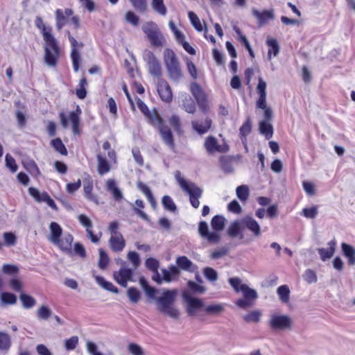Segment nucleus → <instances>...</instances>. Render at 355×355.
<instances>
[{
  "instance_id": "nucleus-6",
  "label": "nucleus",
  "mask_w": 355,
  "mask_h": 355,
  "mask_svg": "<svg viewBox=\"0 0 355 355\" xmlns=\"http://www.w3.org/2000/svg\"><path fill=\"white\" fill-rule=\"evenodd\" d=\"M164 62L171 80L178 82L182 77L180 62L174 51L166 49L164 51Z\"/></svg>"
},
{
  "instance_id": "nucleus-47",
  "label": "nucleus",
  "mask_w": 355,
  "mask_h": 355,
  "mask_svg": "<svg viewBox=\"0 0 355 355\" xmlns=\"http://www.w3.org/2000/svg\"><path fill=\"white\" fill-rule=\"evenodd\" d=\"M52 146L56 151L62 155H67V150L60 138H56L51 141Z\"/></svg>"
},
{
  "instance_id": "nucleus-54",
  "label": "nucleus",
  "mask_w": 355,
  "mask_h": 355,
  "mask_svg": "<svg viewBox=\"0 0 355 355\" xmlns=\"http://www.w3.org/2000/svg\"><path fill=\"white\" fill-rule=\"evenodd\" d=\"M109 263V257L107 253L103 250L102 249L99 250V260H98V267L104 270L106 268Z\"/></svg>"
},
{
  "instance_id": "nucleus-26",
  "label": "nucleus",
  "mask_w": 355,
  "mask_h": 355,
  "mask_svg": "<svg viewBox=\"0 0 355 355\" xmlns=\"http://www.w3.org/2000/svg\"><path fill=\"white\" fill-rule=\"evenodd\" d=\"M50 236L49 240L53 244L58 242L62 234V229L56 222L51 223L49 225Z\"/></svg>"
},
{
  "instance_id": "nucleus-25",
  "label": "nucleus",
  "mask_w": 355,
  "mask_h": 355,
  "mask_svg": "<svg viewBox=\"0 0 355 355\" xmlns=\"http://www.w3.org/2000/svg\"><path fill=\"white\" fill-rule=\"evenodd\" d=\"M193 128L200 135L206 133L211 125V120L206 118L203 121H193L191 122Z\"/></svg>"
},
{
  "instance_id": "nucleus-38",
  "label": "nucleus",
  "mask_w": 355,
  "mask_h": 355,
  "mask_svg": "<svg viewBox=\"0 0 355 355\" xmlns=\"http://www.w3.org/2000/svg\"><path fill=\"white\" fill-rule=\"evenodd\" d=\"M178 266L187 271H193V263L185 256L178 257L176 260Z\"/></svg>"
},
{
  "instance_id": "nucleus-23",
  "label": "nucleus",
  "mask_w": 355,
  "mask_h": 355,
  "mask_svg": "<svg viewBox=\"0 0 355 355\" xmlns=\"http://www.w3.org/2000/svg\"><path fill=\"white\" fill-rule=\"evenodd\" d=\"M110 248L114 252H121L125 246V241L121 234L111 236L109 240Z\"/></svg>"
},
{
  "instance_id": "nucleus-17",
  "label": "nucleus",
  "mask_w": 355,
  "mask_h": 355,
  "mask_svg": "<svg viewBox=\"0 0 355 355\" xmlns=\"http://www.w3.org/2000/svg\"><path fill=\"white\" fill-rule=\"evenodd\" d=\"M29 194L39 202H46L50 207L54 210L58 209V207L54 200L46 192L40 193L37 189L30 187L28 189Z\"/></svg>"
},
{
  "instance_id": "nucleus-12",
  "label": "nucleus",
  "mask_w": 355,
  "mask_h": 355,
  "mask_svg": "<svg viewBox=\"0 0 355 355\" xmlns=\"http://www.w3.org/2000/svg\"><path fill=\"white\" fill-rule=\"evenodd\" d=\"M143 59L146 63L149 73L155 77H160L162 74V66L155 54L145 50L143 53Z\"/></svg>"
},
{
  "instance_id": "nucleus-63",
  "label": "nucleus",
  "mask_w": 355,
  "mask_h": 355,
  "mask_svg": "<svg viewBox=\"0 0 355 355\" xmlns=\"http://www.w3.org/2000/svg\"><path fill=\"white\" fill-rule=\"evenodd\" d=\"M128 258L132 264V269L135 270L140 265L141 260L139 254L136 252H130L128 254Z\"/></svg>"
},
{
  "instance_id": "nucleus-15",
  "label": "nucleus",
  "mask_w": 355,
  "mask_h": 355,
  "mask_svg": "<svg viewBox=\"0 0 355 355\" xmlns=\"http://www.w3.org/2000/svg\"><path fill=\"white\" fill-rule=\"evenodd\" d=\"M133 269L125 266V263H122V266L119 271L113 273L114 279L121 286L127 287L128 282L133 281Z\"/></svg>"
},
{
  "instance_id": "nucleus-32",
  "label": "nucleus",
  "mask_w": 355,
  "mask_h": 355,
  "mask_svg": "<svg viewBox=\"0 0 355 355\" xmlns=\"http://www.w3.org/2000/svg\"><path fill=\"white\" fill-rule=\"evenodd\" d=\"M225 305L223 303L211 304L205 306L204 311L207 315H218L225 310Z\"/></svg>"
},
{
  "instance_id": "nucleus-8",
  "label": "nucleus",
  "mask_w": 355,
  "mask_h": 355,
  "mask_svg": "<svg viewBox=\"0 0 355 355\" xmlns=\"http://www.w3.org/2000/svg\"><path fill=\"white\" fill-rule=\"evenodd\" d=\"M293 320L285 314L275 313L270 315L268 327L272 331H284L292 329Z\"/></svg>"
},
{
  "instance_id": "nucleus-37",
  "label": "nucleus",
  "mask_w": 355,
  "mask_h": 355,
  "mask_svg": "<svg viewBox=\"0 0 355 355\" xmlns=\"http://www.w3.org/2000/svg\"><path fill=\"white\" fill-rule=\"evenodd\" d=\"M98 160V172L100 175H104L108 173L110 170V166L108 162L101 155H97Z\"/></svg>"
},
{
  "instance_id": "nucleus-36",
  "label": "nucleus",
  "mask_w": 355,
  "mask_h": 355,
  "mask_svg": "<svg viewBox=\"0 0 355 355\" xmlns=\"http://www.w3.org/2000/svg\"><path fill=\"white\" fill-rule=\"evenodd\" d=\"M151 7L156 13L161 16H165L167 13V8L164 0H152Z\"/></svg>"
},
{
  "instance_id": "nucleus-61",
  "label": "nucleus",
  "mask_w": 355,
  "mask_h": 355,
  "mask_svg": "<svg viewBox=\"0 0 355 355\" xmlns=\"http://www.w3.org/2000/svg\"><path fill=\"white\" fill-rule=\"evenodd\" d=\"M5 245L7 246H13L15 245L17 238L12 232H4L3 234Z\"/></svg>"
},
{
  "instance_id": "nucleus-56",
  "label": "nucleus",
  "mask_w": 355,
  "mask_h": 355,
  "mask_svg": "<svg viewBox=\"0 0 355 355\" xmlns=\"http://www.w3.org/2000/svg\"><path fill=\"white\" fill-rule=\"evenodd\" d=\"M125 19L127 22L134 26H137L139 22V17L132 11H128L125 15Z\"/></svg>"
},
{
  "instance_id": "nucleus-16",
  "label": "nucleus",
  "mask_w": 355,
  "mask_h": 355,
  "mask_svg": "<svg viewBox=\"0 0 355 355\" xmlns=\"http://www.w3.org/2000/svg\"><path fill=\"white\" fill-rule=\"evenodd\" d=\"M67 35L71 47V58L72 60L73 69L75 72H78L79 70L81 60L80 54L78 51V48H83V43L78 42L77 40L71 35L69 32H67Z\"/></svg>"
},
{
  "instance_id": "nucleus-31",
  "label": "nucleus",
  "mask_w": 355,
  "mask_h": 355,
  "mask_svg": "<svg viewBox=\"0 0 355 355\" xmlns=\"http://www.w3.org/2000/svg\"><path fill=\"white\" fill-rule=\"evenodd\" d=\"M84 196L89 201L98 204V200L96 196L92 193L93 182L90 180L84 183L83 186Z\"/></svg>"
},
{
  "instance_id": "nucleus-3",
  "label": "nucleus",
  "mask_w": 355,
  "mask_h": 355,
  "mask_svg": "<svg viewBox=\"0 0 355 355\" xmlns=\"http://www.w3.org/2000/svg\"><path fill=\"white\" fill-rule=\"evenodd\" d=\"M229 283L235 292H242L243 298L239 299L236 304L242 309L250 307L254 304V301L258 297V294L254 289L250 288L248 285L243 284L239 277H232L229 279Z\"/></svg>"
},
{
  "instance_id": "nucleus-57",
  "label": "nucleus",
  "mask_w": 355,
  "mask_h": 355,
  "mask_svg": "<svg viewBox=\"0 0 355 355\" xmlns=\"http://www.w3.org/2000/svg\"><path fill=\"white\" fill-rule=\"evenodd\" d=\"M303 278L308 284L315 283L318 280L315 272L311 269H306L305 270Z\"/></svg>"
},
{
  "instance_id": "nucleus-35",
  "label": "nucleus",
  "mask_w": 355,
  "mask_h": 355,
  "mask_svg": "<svg viewBox=\"0 0 355 355\" xmlns=\"http://www.w3.org/2000/svg\"><path fill=\"white\" fill-rule=\"evenodd\" d=\"M137 107L139 108L141 112L148 119L150 124L153 123V116H159L158 113L156 112H151L149 111L147 105L141 99H138L137 102Z\"/></svg>"
},
{
  "instance_id": "nucleus-34",
  "label": "nucleus",
  "mask_w": 355,
  "mask_h": 355,
  "mask_svg": "<svg viewBox=\"0 0 355 355\" xmlns=\"http://www.w3.org/2000/svg\"><path fill=\"white\" fill-rule=\"evenodd\" d=\"M243 229V224L241 223V219L237 220L233 222L227 230V234L231 237H236Z\"/></svg>"
},
{
  "instance_id": "nucleus-22",
  "label": "nucleus",
  "mask_w": 355,
  "mask_h": 355,
  "mask_svg": "<svg viewBox=\"0 0 355 355\" xmlns=\"http://www.w3.org/2000/svg\"><path fill=\"white\" fill-rule=\"evenodd\" d=\"M73 237L71 234H64L62 238H60L54 245H57L61 250L67 253H71V244Z\"/></svg>"
},
{
  "instance_id": "nucleus-13",
  "label": "nucleus",
  "mask_w": 355,
  "mask_h": 355,
  "mask_svg": "<svg viewBox=\"0 0 355 355\" xmlns=\"http://www.w3.org/2000/svg\"><path fill=\"white\" fill-rule=\"evenodd\" d=\"M204 147L209 155H213L216 153H223L229 150L228 145L225 141L220 144L214 136H208L205 139Z\"/></svg>"
},
{
  "instance_id": "nucleus-27",
  "label": "nucleus",
  "mask_w": 355,
  "mask_h": 355,
  "mask_svg": "<svg viewBox=\"0 0 355 355\" xmlns=\"http://www.w3.org/2000/svg\"><path fill=\"white\" fill-rule=\"evenodd\" d=\"M106 189L112 193L113 198L116 201H120L123 198V194L118 188L114 180L108 179L106 182Z\"/></svg>"
},
{
  "instance_id": "nucleus-51",
  "label": "nucleus",
  "mask_w": 355,
  "mask_h": 355,
  "mask_svg": "<svg viewBox=\"0 0 355 355\" xmlns=\"http://www.w3.org/2000/svg\"><path fill=\"white\" fill-rule=\"evenodd\" d=\"M236 196L241 201H245L249 196V189L246 185H241L236 188Z\"/></svg>"
},
{
  "instance_id": "nucleus-55",
  "label": "nucleus",
  "mask_w": 355,
  "mask_h": 355,
  "mask_svg": "<svg viewBox=\"0 0 355 355\" xmlns=\"http://www.w3.org/2000/svg\"><path fill=\"white\" fill-rule=\"evenodd\" d=\"M127 295L130 300L133 303H137L140 300V292L136 288L131 287L128 288Z\"/></svg>"
},
{
  "instance_id": "nucleus-33",
  "label": "nucleus",
  "mask_w": 355,
  "mask_h": 355,
  "mask_svg": "<svg viewBox=\"0 0 355 355\" xmlns=\"http://www.w3.org/2000/svg\"><path fill=\"white\" fill-rule=\"evenodd\" d=\"M266 44L269 47L268 51V59L271 60L272 54L273 56H277L279 52V46L275 39L268 38L266 40Z\"/></svg>"
},
{
  "instance_id": "nucleus-53",
  "label": "nucleus",
  "mask_w": 355,
  "mask_h": 355,
  "mask_svg": "<svg viewBox=\"0 0 355 355\" xmlns=\"http://www.w3.org/2000/svg\"><path fill=\"white\" fill-rule=\"evenodd\" d=\"M20 300L23 304L24 307L26 309H30L33 307L36 303L33 297L26 294H21L20 295Z\"/></svg>"
},
{
  "instance_id": "nucleus-46",
  "label": "nucleus",
  "mask_w": 355,
  "mask_h": 355,
  "mask_svg": "<svg viewBox=\"0 0 355 355\" xmlns=\"http://www.w3.org/2000/svg\"><path fill=\"white\" fill-rule=\"evenodd\" d=\"M277 294L283 302H288L289 300L290 290L288 286L283 285L277 288Z\"/></svg>"
},
{
  "instance_id": "nucleus-43",
  "label": "nucleus",
  "mask_w": 355,
  "mask_h": 355,
  "mask_svg": "<svg viewBox=\"0 0 355 355\" xmlns=\"http://www.w3.org/2000/svg\"><path fill=\"white\" fill-rule=\"evenodd\" d=\"M162 202L165 209L171 212H175L176 211L177 207L173 199L169 196H163Z\"/></svg>"
},
{
  "instance_id": "nucleus-58",
  "label": "nucleus",
  "mask_w": 355,
  "mask_h": 355,
  "mask_svg": "<svg viewBox=\"0 0 355 355\" xmlns=\"http://www.w3.org/2000/svg\"><path fill=\"white\" fill-rule=\"evenodd\" d=\"M78 337L76 336H73L70 338L67 339L64 342L65 349L68 351L75 349L78 344Z\"/></svg>"
},
{
  "instance_id": "nucleus-42",
  "label": "nucleus",
  "mask_w": 355,
  "mask_h": 355,
  "mask_svg": "<svg viewBox=\"0 0 355 355\" xmlns=\"http://www.w3.org/2000/svg\"><path fill=\"white\" fill-rule=\"evenodd\" d=\"M188 17L189 20L192 24V26L198 31H202L203 30L202 25L200 22L199 17L197 16L196 13L192 11H189L188 13Z\"/></svg>"
},
{
  "instance_id": "nucleus-5",
  "label": "nucleus",
  "mask_w": 355,
  "mask_h": 355,
  "mask_svg": "<svg viewBox=\"0 0 355 355\" xmlns=\"http://www.w3.org/2000/svg\"><path fill=\"white\" fill-rule=\"evenodd\" d=\"M175 178L182 189L189 194L191 206L195 209L198 208L200 206L199 199L202 196L203 190L195 183L185 180L182 177L180 171L175 172Z\"/></svg>"
},
{
  "instance_id": "nucleus-45",
  "label": "nucleus",
  "mask_w": 355,
  "mask_h": 355,
  "mask_svg": "<svg viewBox=\"0 0 355 355\" xmlns=\"http://www.w3.org/2000/svg\"><path fill=\"white\" fill-rule=\"evenodd\" d=\"M135 205L137 207L133 208V210L135 212V214L142 219L145 220H148V216H147V214L144 211L139 209H143L144 207V202L141 200L138 199L136 200L135 201Z\"/></svg>"
},
{
  "instance_id": "nucleus-10",
  "label": "nucleus",
  "mask_w": 355,
  "mask_h": 355,
  "mask_svg": "<svg viewBox=\"0 0 355 355\" xmlns=\"http://www.w3.org/2000/svg\"><path fill=\"white\" fill-rule=\"evenodd\" d=\"M151 125L158 129L164 144L170 148L173 149L175 147V143L172 132L170 128L164 123L163 119L160 116H154L153 123Z\"/></svg>"
},
{
  "instance_id": "nucleus-18",
  "label": "nucleus",
  "mask_w": 355,
  "mask_h": 355,
  "mask_svg": "<svg viewBox=\"0 0 355 355\" xmlns=\"http://www.w3.org/2000/svg\"><path fill=\"white\" fill-rule=\"evenodd\" d=\"M243 228L248 230L254 237L259 238L261 235V230L258 222L250 216L241 218Z\"/></svg>"
},
{
  "instance_id": "nucleus-41",
  "label": "nucleus",
  "mask_w": 355,
  "mask_h": 355,
  "mask_svg": "<svg viewBox=\"0 0 355 355\" xmlns=\"http://www.w3.org/2000/svg\"><path fill=\"white\" fill-rule=\"evenodd\" d=\"M56 28L58 31L61 30L67 23V17L61 9H57L55 11Z\"/></svg>"
},
{
  "instance_id": "nucleus-59",
  "label": "nucleus",
  "mask_w": 355,
  "mask_h": 355,
  "mask_svg": "<svg viewBox=\"0 0 355 355\" xmlns=\"http://www.w3.org/2000/svg\"><path fill=\"white\" fill-rule=\"evenodd\" d=\"M24 165L26 170H28L32 175H37L40 174V170L34 161L28 160L24 162Z\"/></svg>"
},
{
  "instance_id": "nucleus-49",
  "label": "nucleus",
  "mask_w": 355,
  "mask_h": 355,
  "mask_svg": "<svg viewBox=\"0 0 355 355\" xmlns=\"http://www.w3.org/2000/svg\"><path fill=\"white\" fill-rule=\"evenodd\" d=\"M183 106L186 112L193 114L196 111V103L190 96H187L183 101Z\"/></svg>"
},
{
  "instance_id": "nucleus-52",
  "label": "nucleus",
  "mask_w": 355,
  "mask_h": 355,
  "mask_svg": "<svg viewBox=\"0 0 355 355\" xmlns=\"http://www.w3.org/2000/svg\"><path fill=\"white\" fill-rule=\"evenodd\" d=\"M220 166L222 170L226 173H230L233 172L234 168L232 164V162L225 157H222L220 159Z\"/></svg>"
},
{
  "instance_id": "nucleus-24",
  "label": "nucleus",
  "mask_w": 355,
  "mask_h": 355,
  "mask_svg": "<svg viewBox=\"0 0 355 355\" xmlns=\"http://www.w3.org/2000/svg\"><path fill=\"white\" fill-rule=\"evenodd\" d=\"M328 248H319L318 253L320 256V259L325 261L327 259L331 258L335 252L336 241L335 239L331 240L328 243Z\"/></svg>"
},
{
  "instance_id": "nucleus-19",
  "label": "nucleus",
  "mask_w": 355,
  "mask_h": 355,
  "mask_svg": "<svg viewBox=\"0 0 355 355\" xmlns=\"http://www.w3.org/2000/svg\"><path fill=\"white\" fill-rule=\"evenodd\" d=\"M157 89L163 101L169 103L172 101L173 93L170 85L166 80L160 79L157 83Z\"/></svg>"
},
{
  "instance_id": "nucleus-30",
  "label": "nucleus",
  "mask_w": 355,
  "mask_h": 355,
  "mask_svg": "<svg viewBox=\"0 0 355 355\" xmlns=\"http://www.w3.org/2000/svg\"><path fill=\"white\" fill-rule=\"evenodd\" d=\"M94 277L96 283L104 289L114 293H118L119 292V289L112 283L106 281L103 277L94 274Z\"/></svg>"
},
{
  "instance_id": "nucleus-48",
  "label": "nucleus",
  "mask_w": 355,
  "mask_h": 355,
  "mask_svg": "<svg viewBox=\"0 0 355 355\" xmlns=\"http://www.w3.org/2000/svg\"><path fill=\"white\" fill-rule=\"evenodd\" d=\"M1 302L3 304H15L17 302V297L12 293H2L1 294Z\"/></svg>"
},
{
  "instance_id": "nucleus-64",
  "label": "nucleus",
  "mask_w": 355,
  "mask_h": 355,
  "mask_svg": "<svg viewBox=\"0 0 355 355\" xmlns=\"http://www.w3.org/2000/svg\"><path fill=\"white\" fill-rule=\"evenodd\" d=\"M205 277L211 282L216 281L218 279V274L215 270L211 268L207 267L204 269Z\"/></svg>"
},
{
  "instance_id": "nucleus-40",
  "label": "nucleus",
  "mask_w": 355,
  "mask_h": 355,
  "mask_svg": "<svg viewBox=\"0 0 355 355\" xmlns=\"http://www.w3.org/2000/svg\"><path fill=\"white\" fill-rule=\"evenodd\" d=\"M261 312L259 310L253 311L243 316V320L248 323H257L260 321Z\"/></svg>"
},
{
  "instance_id": "nucleus-50",
  "label": "nucleus",
  "mask_w": 355,
  "mask_h": 355,
  "mask_svg": "<svg viewBox=\"0 0 355 355\" xmlns=\"http://www.w3.org/2000/svg\"><path fill=\"white\" fill-rule=\"evenodd\" d=\"M10 344V336L6 333L0 332V350L8 349Z\"/></svg>"
},
{
  "instance_id": "nucleus-60",
  "label": "nucleus",
  "mask_w": 355,
  "mask_h": 355,
  "mask_svg": "<svg viewBox=\"0 0 355 355\" xmlns=\"http://www.w3.org/2000/svg\"><path fill=\"white\" fill-rule=\"evenodd\" d=\"M51 310L46 306H42L37 310V317L42 320H47L51 315Z\"/></svg>"
},
{
  "instance_id": "nucleus-7",
  "label": "nucleus",
  "mask_w": 355,
  "mask_h": 355,
  "mask_svg": "<svg viewBox=\"0 0 355 355\" xmlns=\"http://www.w3.org/2000/svg\"><path fill=\"white\" fill-rule=\"evenodd\" d=\"M142 31L146 35L152 46L160 47L164 45L165 38L162 34L157 24L149 21L142 26Z\"/></svg>"
},
{
  "instance_id": "nucleus-2",
  "label": "nucleus",
  "mask_w": 355,
  "mask_h": 355,
  "mask_svg": "<svg viewBox=\"0 0 355 355\" xmlns=\"http://www.w3.org/2000/svg\"><path fill=\"white\" fill-rule=\"evenodd\" d=\"M225 220L223 216L216 215L214 216L211 221L213 232L209 231L208 224L205 221L200 222L198 225L199 234L209 243H218L220 240V235L218 232L224 229Z\"/></svg>"
},
{
  "instance_id": "nucleus-44",
  "label": "nucleus",
  "mask_w": 355,
  "mask_h": 355,
  "mask_svg": "<svg viewBox=\"0 0 355 355\" xmlns=\"http://www.w3.org/2000/svg\"><path fill=\"white\" fill-rule=\"evenodd\" d=\"M87 85L85 78L80 79L79 83V88L76 89V94L80 99H84L87 95L86 86Z\"/></svg>"
},
{
  "instance_id": "nucleus-62",
  "label": "nucleus",
  "mask_w": 355,
  "mask_h": 355,
  "mask_svg": "<svg viewBox=\"0 0 355 355\" xmlns=\"http://www.w3.org/2000/svg\"><path fill=\"white\" fill-rule=\"evenodd\" d=\"M5 161L6 166L10 170L12 173H15L17 171L18 166L15 159L11 155L7 154L6 155Z\"/></svg>"
},
{
  "instance_id": "nucleus-28",
  "label": "nucleus",
  "mask_w": 355,
  "mask_h": 355,
  "mask_svg": "<svg viewBox=\"0 0 355 355\" xmlns=\"http://www.w3.org/2000/svg\"><path fill=\"white\" fill-rule=\"evenodd\" d=\"M163 280L166 282H171L176 279L180 274L179 268L175 266H171L168 269H162Z\"/></svg>"
},
{
  "instance_id": "nucleus-39",
  "label": "nucleus",
  "mask_w": 355,
  "mask_h": 355,
  "mask_svg": "<svg viewBox=\"0 0 355 355\" xmlns=\"http://www.w3.org/2000/svg\"><path fill=\"white\" fill-rule=\"evenodd\" d=\"M260 132L267 139L272 137L273 128L270 123L266 121H262L259 123Z\"/></svg>"
},
{
  "instance_id": "nucleus-9",
  "label": "nucleus",
  "mask_w": 355,
  "mask_h": 355,
  "mask_svg": "<svg viewBox=\"0 0 355 355\" xmlns=\"http://www.w3.org/2000/svg\"><path fill=\"white\" fill-rule=\"evenodd\" d=\"M266 81L261 78H259V83L257 86V92L259 98L256 102V107L264 110V118L266 121H270L272 117V110L266 104Z\"/></svg>"
},
{
  "instance_id": "nucleus-11",
  "label": "nucleus",
  "mask_w": 355,
  "mask_h": 355,
  "mask_svg": "<svg viewBox=\"0 0 355 355\" xmlns=\"http://www.w3.org/2000/svg\"><path fill=\"white\" fill-rule=\"evenodd\" d=\"M81 114V110L79 106L76 107L75 111L69 113V117L67 118L64 112L59 114V118L61 124L64 128H67L69 125V121L71 122L72 125L73 132L75 135L80 133L79 124H80V116Z\"/></svg>"
},
{
  "instance_id": "nucleus-20",
  "label": "nucleus",
  "mask_w": 355,
  "mask_h": 355,
  "mask_svg": "<svg viewBox=\"0 0 355 355\" xmlns=\"http://www.w3.org/2000/svg\"><path fill=\"white\" fill-rule=\"evenodd\" d=\"M191 92L196 98L199 107L203 112L207 110L205 95L198 84L193 83L191 85Z\"/></svg>"
},
{
  "instance_id": "nucleus-29",
  "label": "nucleus",
  "mask_w": 355,
  "mask_h": 355,
  "mask_svg": "<svg viewBox=\"0 0 355 355\" xmlns=\"http://www.w3.org/2000/svg\"><path fill=\"white\" fill-rule=\"evenodd\" d=\"M343 254L347 258L349 265L355 264V248L345 243L341 244Z\"/></svg>"
},
{
  "instance_id": "nucleus-4",
  "label": "nucleus",
  "mask_w": 355,
  "mask_h": 355,
  "mask_svg": "<svg viewBox=\"0 0 355 355\" xmlns=\"http://www.w3.org/2000/svg\"><path fill=\"white\" fill-rule=\"evenodd\" d=\"M175 294V291L167 290L162 296L155 298L157 310L174 319L180 316L179 311L174 306Z\"/></svg>"
},
{
  "instance_id": "nucleus-14",
  "label": "nucleus",
  "mask_w": 355,
  "mask_h": 355,
  "mask_svg": "<svg viewBox=\"0 0 355 355\" xmlns=\"http://www.w3.org/2000/svg\"><path fill=\"white\" fill-rule=\"evenodd\" d=\"M183 298L186 302V311L191 317H194L197 313L205 308L204 302L199 298L193 297L187 293H183Z\"/></svg>"
},
{
  "instance_id": "nucleus-1",
  "label": "nucleus",
  "mask_w": 355,
  "mask_h": 355,
  "mask_svg": "<svg viewBox=\"0 0 355 355\" xmlns=\"http://www.w3.org/2000/svg\"><path fill=\"white\" fill-rule=\"evenodd\" d=\"M35 24L40 30L44 41V62L49 67H55L60 53L58 42L53 35L51 28L46 26L40 17H36Z\"/></svg>"
},
{
  "instance_id": "nucleus-21",
  "label": "nucleus",
  "mask_w": 355,
  "mask_h": 355,
  "mask_svg": "<svg viewBox=\"0 0 355 355\" xmlns=\"http://www.w3.org/2000/svg\"><path fill=\"white\" fill-rule=\"evenodd\" d=\"M252 13L257 18L259 26L266 24L269 20L274 18L272 10H264L262 12H259L257 9L252 8Z\"/></svg>"
}]
</instances>
